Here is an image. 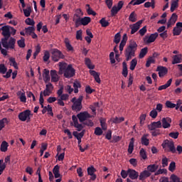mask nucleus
<instances>
[{
    "mask_svg": "<svg viewBox=\"0 0 182 182\" xmlns=\"http://www.w3.org/2000/svg\"><path fill=\"white\" fill-rule=\"evenodd\" d=\"M113 123L115 124H119V123H122V122H124V117H116L115 118L113 119L112 120Z\"/></svg>",
    "mask_w": 182,
    "mask_h": 182,
    "instance_id": "nucleus-54",
    "label": "nucleus"
},
{
    "mask_svg": "<svg viewBox=\"0 0 182 182\" xmlns=\"http://www.w3.org/2000/svg\"><path fill=\"white\" fill-rule=\"evenodd\" d=\"M58 66H59V75H63V73L66 71V70L68 69V63H65V62H60L58 63Z\"/></svg>",
    "mask_w": 182,
    "mask_h": 182,
    "instance_id": "nucleus-20",
    "label": "nucleus"
},
{
    "mask_svg": "<svg viewBox=\"0 0 182 182\" xmlns=\"http://www.w3.org/2000/svg\"><path fill=\"white\" fill-rule=\"evenodd\" d=\"M177 18H178L177 16V14H176V13H173L170 19L168 21L166 27L167 29H168V28H171V26H173L176 23V22H177Z\"/></svg>",
    "mask_w": 182,
    "mask_h": 182,
    "instance_id": "nucleus-16",
    "label": "nucleus"
},
{
    "mask_svg": "<svg viewBox=\"0 0 182 182\" xmlns=\"http://www.w3.org/2000/svg\"><path fill=\"white\" fill-rule=\"evenodd\" d=\"M53 173L55 178H59V177H60V173H59V166L58 165L53 168Z\"/></svg>",
    "mask_w": 182,
    "mask_h": 182,
    "instance_id": "nucleus-37",
    "label": "nucleus"
},
{
    "mask_svg": "<svg viewBox=\"0 0 182 182\" xmlns=\"http://www.w3.org/2000/svg\"><path fill=\"white\" fill-rule=\"evenodd\" d=\"M180 133L178 132H171L168 134L169 137H171V139H178Z\"/></svg>",
    "mask_w": 182,
    "mask_h": 182,
    "instance_id": "nucleus-56",
    "label": "nucleus"
},
{
    "mask_svg": "<svg viewBox=\"0 0 182 182\" xmlns=\"http://www.w3.org/2000/svg\"><path fill=\"white\" fill-rule=\"evenodd\" d=\"M114 43H120V33H117L114 36Z\"/></svg>",
    "mask_w": 182,
    "mask_h": 182,
    "instance_id": "nucleus-59",
    "label": "nucleus"
},
{
    "mask_svg": "<svg viewBox=\"0 0 182 182\" xmlns=\"http://www.w3.org/2000/svg\"><path fill=\"white\" fill-rule=\"evenodd\" d=\"M100 25L102 26V28H107V26H109V25H110V23H109V21H106L105 18H102L100 21Z\"/></svg>",
    "mask_w": 182,
    "mask_h": 182,
    "instance_id": "nucleus-42",
    "label": "nucleus"
},
{
    "mask_svg": "<svg viewBox=\"0 0 182 182\" xmlns=\"http://www.w3.org/2000/svg\"><path fill=\"white\" fill-rule=\"evenodd\" d=\"M90 75H91V76H93V77L95 78V82H97V83H100L101 80H100V77L99 75V73L95 71V70H90Z\"/></svg>",
    "mask_w": 182,
    "mask_h": 182,
    "instance_id": "nucleus-23",
    "label": "nucleus"
},
{
    "mask_svg": "<svg viewBox=\"0 0 182 182\" xmlns=\"http://www.w3.org/2000/svg\"><path fill=\"white\" fill-rule=\"evenodd\" d=\"M23 12L24 14V16L26 18H28V16H31V12H32L31 6H28L27 9H23Z\"/></svg>",
    "mask_w": 182,
    "mask_h": 182,
    "instance_id": "nucleus-44",
    "label": "nucleus"
},
{
    "mask_svg": "<svg viewBox=\"0 0 182 182\" xmlns=\"http://www.w3.org/2000/svg\"><path fill=\"white\" fill-rule=\"evenodd\" d=\"M0 75H4V79H9L12 75V69L8 70V68L5 64H0Z\"/></svg>",
    "mask_w": 182,
    "mask_h": 182,
    "instance_id": "nucleus-6",
    "label": "nucleus"
},
{
    "mask_svg": "<svg viewBox=\"0 0 182 182\" xmlns=\"http://www.w3.org/2000/svg\"><path fill=\"white\" fill-rule=\"evenodd\" d=\"M181 28L176 26L173 30V36H178L181 33Z\"/></svg>",
    "mask_w": 182,
    "mask_h": 182,
    "instance_id": "nucleus-49",
    "label": "nucleus"
},
{
    "mask_svg": "<svg viewBox=\"0 0 182 182\" xmlns=\"http://www.w3.org/2000/svg\"><path fill=\"white\" fill-rule=\"evenodd\" d=\"M170 180H171V182H180V178H178L177 176L172 174L170 177Z\"/></svg>",
    "mask_w": 182,
    "mask_h": 182,
    "instance_id": "nucleus-57",
    "label": "nucleus"
},
{
    "mask_svg": "<svg viewBox=\"0 0 182 182\" xmlns=\"http://www.w3.org/2000/svg\"><path fill=\"white\" fill-rule=\"evenodd\" d=\"M127 75H129V71L127 70V63L124 61L122 63V75L124 77H127Z\"/></svg>",
    "mask_w": 182,
    "mask_h": 182,
    "instance_id": "nucleus-29",
    "label": "nucleus"
},
{
    "mask_svg": "<svg viewBox=\"0 0 182 182\" xmlns=\"http://www.w3.org/2000/svg\"><path fill=\"white\" fill-rule=\"evenodd\" d=\"M25 22H26V25H30L31 26H35V21H33V19H32L31 18H26Z\"/></svg>",
    "mask_w": 182,
    "mask_h": 182,
    "instance_id": "nucleus-55",
    "label": "nucleus"
},
{
    "mask_svg": "<svg viewBox=\"0 0 182 182\" xmlns=\"http://www.w3.org/2000/svg\"><path fill=\"white\" fill-rule=\"evenodd\" d=\"M18 95H21L19 97L20 101L22 102V103H26V95H25V92H21L20 91L18 92Z\"/></svg>",
    "mask_w": 182,
    "mask_h": 182,
    "instance_id": "nucleus-43",
    "label": "nucleus"
},
{
    "mask_svg": "<svg viewBox=\"0 0 182 182\" xmlns=\"http://www.w3.org/2000/svg\"><path fill=\"white\" fill-rule=\"evenodd\" d=\"M168 170L169 171H174V170H176V162L174 161H172L171 162V164H169V166H168Z\"/></svg>",
    "mask_w": 182,
    "mask_h": 182,
    "instance_id": "nucleus-58",
    "label": "nucleus"
},
{
    "mask_svg": "<svg viewBox=\"0 0 182 182\" xmlns=\"http://www.w3.org/2000/svg\"><path fill=\"white\" fill-rule=\"evenodd\" d=\"M172 82L173 79H169L166 84L159 86L158 90H165V89H167V87H170V86H171Z\"/></svg>",
    "mask_w": 182,
    "mask_h": 182,
    "instance_id": "nucleus-26",
    "label": "nucleus"
},
{
    "mask_svg": "<svg viewBox=\"0 0 182 182\" xmlns=\"http://www.w3.org/2000/svg\"><path fill=\"white\" fill-rule=\"evenodd\" d=\"M100 126L102 127V130H107V124H106V119L105 118H101L100 119Z\"/></svg>",
    "mask_w": 182,
    "mask_h": 182,
    "instance_id": "nucleus-39",
    "label": "nucleus"
},
{
    "mask_svg": "<svg viewBox=\"0 0 182 182\" xmlns=\"http://www.w3.org/2000/svg\"><path fill=\"white\" fill-rule=\"evenodd\" d=\"M136 50H137V43L136 41L132 40L129 41V46L125 49V58L127 62H129L132 58L136 56Z\"/></svg>",
    "mask_w": 182,
    "mask_h": 182,
    "instance_id": "nucleus-2",
    "label": "nucleus"
},
{
    "mask_svg": "<svg viewBox=\"0 0 182 182\" xmlns=\"http://www.w3.org/2000/svg\"><path fill=\"white\" fill-rule=\"evenodd\" d=\"M133 150H134V138H132L129 141L128 153H129V154H132V153H133Z\"/></svg>",
    "mask_w": 182,
    "mask_h": 182,
    "instance_id": "nucleus-31",
    "label": "nucleus"
},
{
    "mask_svg": "<svg viewBox=\"0 0 182 182\" xmlns=\"http://www.w3.org/2000/svg\"><path fill=\"white\" fill-rule=\"evenodd\" d=\"M181 58H182L181 54L173 55L172 65H176L177 63H181Z\"/></svg>",
    "mask_w": 182,
    "mask_h": 182,
    "instance_id": "nucleus-27",
    "label": "nucleus"
},
{
    "mask_svg": "<svg viewBox=\"0 0 182 182\" xmlns=\"http://www.w3.org/2000/svg\"><path fill=\"white\" fill-rule=\"evenodd\" d=\"M139 154L141 157V159H143V160H146V159H147V154L146 152V150H144V149L141 148L140 151H139Z\"/></svg>",
    "mask_w": 182,
    "mask_h": 182,
    "instance_id": "nucleus-51",
    "label": "nucleus"
},
{
    "mask_svg": "<svg viewBox=\"0 0 182 182\" xmlns=\"http://www.w3.org/2000/svg\"><path fill=\"white\" fill-rule=\"evenodd\" d=\"M176 8H178V0H173L171 5V12H174Z\"/></svg>",
    "mask_w": 182,
    "mask_h": 182,
    "instance_id": "nucleus-36",
    "label": "nucleus"
},
{
    "mask_svg": "<svg viewBox=\"0 0 182 182\" xmlns=\"http://www.w3.org/2000/svg\"><path fill=\"white\" fill-rule=\"evenodd\" d=\"M162 149L164 151H170L173 154H176V146H174V141L166 139L162 142Z\"/></svg>",
    "mask_w": 182,
    "mask_h": 182,
    "instance_id": "nucleus-4",
    "label": "nucleus"
},
{
    "mask_svg": "<svg viewBox=\"0 0 182 182\" xmlns=\"http://www.w3.org/2000/svg\"><path fill=\"white\" fill-rule=\"evenodd\" d=\"M73 135L77 139L78 144H80L82 143V138L83 137V136H85V130L82 131L80 133L74 131L73 132Z\"/></svg>",
    "mask_w": 182,
    "mask_h": 182,
    "instance_id": "nucleus-17",
    "label": "nucleus"
},
{
    "mask_svg": "<svg viewBox=\"0 0 182 182\" xmlns=\"http://www.w3.org/2000/svg\"><path fill=\"white\" fill-rule=\"evenodd\" d=\"M34 32H35V27L29 26L28 28H26V33H27V35H32V33Z\"/></svg>",
    "mask_w": 182,
    "mask_h": 182,
    "instance_id": "nucleus-50",
    "label": "nucleus"
},
{
    "mask_svg": "<svg viewBox=\"0 0 182 182\" xmlns=\"http://www.w3.org/2000/svg\"><path fill=\"white\" fill-rule=\"evenodd\" d=\"M0 31H2L1 35L4 36V38L1 39L3 48H5V49H15V43L16 40L11 37V26H4L0 28ZM8 39H9V42Z\"/></svg>",
    "mask_w": 182,
    "mask_h": 182,
    "instance_id": "nucleus-1",
    "label": "nucleus"
},
{
    "mask_svg": "<svg viewBox=\"0 0 182 182\" xmlns=\"http://www.w3.org/2000/svg\"><path fill=\"white\" fill-rule=\"evenodd\" d=\"M141 144L142 146H149L150 141L149 140V134H144L141 138Z\"/></svg>",
    "mask_w": 182,
    "mask_h": 182,
    "instance_id": "nucleus-21",
    "label": "nucleus"
},
{
    "mask_svg": "<svg viewBox=\"0 0 182 182\" xmlns=\"http://www.w3.org/2000/svg\"><path fill=\"white\" fill-rule=\"evenodd\" d=\"M77 117L79 119L80 123H83V122H86L87 119L92 118V115H90L87 111H84L77 114Z\"/></svg>",
    "mask_w": 182,
    "mask_h": 182,
    "instance_id": "nucleus-9",
    "label": "nucleus"
},
{
    "mask_svg": "<svg viewBox=\"0 0 182 182\" xmlns=\"http://www.w3.org/2000/svg\"><path fill=\"white\" fill-rule=\"evenodd\" d=\"M8 147H9L8 142H6V141H3L1 144L0 150L3 153H6V151H8Z\"/></svg>",
    "mask_w": 182,
    "mask_h": 182,
    "instance_id": "nucleus-24",
    "label": "nucleus"
},
{
    "mask_svg": "<svg viewBox=\"0 0 182 182\" xmlns=\"http://www.w3.org/2000/svg\"><path fill=\"white\" fill-rule=\"evenodd\" d=\"M128 173L131 180H137V178H139V172L136 171V170L129 168Z\"/></svg>",
    "mask_w": 182,
    "mask_h": 182,
    "instance_id": "nucleus-19",
    "label": "nucleus"
},
{
    "mask_svg": "<svg viewBox=\"0 0 182 182\" xmlns=\"http://www.w3.org/2000/svg\"><path fill=\"white\" fill-rule=\"evenodd\" d=\"M166 106L168 109H174V107L176 108V104L171 102V101H166Z\"/></svg>",
    "mask_w": 182,
    "mask_h": 182,
    "instance_id": "nucleus-53",
    "label": "nucleus"
},
{
    "mask_svg": "<svg viewBox=\"0 0 182 182\" xmlns=\"http://www.w3.org/2000/svg\"><path fill=\"white\" fill-rule=\"evenodd\" d=\"M105 4L108 9H112V6H113V0H105Z\"/></svg>",
    "mask_w": 182,
    "mask_h": 182,
    "instance_id": "nucleus-64",
    "label": "nucleus"
},
{
    "mask_svg": "<svg viewBox=\"0 0 182 182\" xmlns=\"http://www.w3.org/2000/svg\"><path fill=\"white\" fill-rule=\"evenodd\" d=\"M73 22H75V28H79L80 25H83V26L89 25V23L92 22V18L87 16L80 18V16H79V14H75L73 16Z\"/></svg>",
    "mask_w": 182,
    "mask_h": 182,
    "instance_id": "nucleus-3",
    "label": "nucleus"
},
{
    "mask_svg": "<svg viewBox=\"0 0 182 182\" xmlns=\"http://www.w3.org/2000/svg\"><path fill=\"white\" fill-rule=\"evenodd\" d=\"M17 43L19 48H25V46H26L25 44V38L23 37H21V40L17 41Z\"/></svg>",
    "mask_w": 182,
    "mask_h": 182,
    "instance_id": "nucleus-48",
    "label": "nucleus"
},
{
    "mask_svg": "<svg viewBox=\"0 0 182 182\" xmlns=\"http://www.w3.org/2000/svg\"><path fill=\"white\" fill-rule=\"evenodd\" d=\"M53 90V85H52V83L48 82L46 85V96H49V95L52 93Z\"/></svg>",
    "mask_w": 182,
    "mask_h": 182,
    "instance_id": "nucleus-32",
    "label": "nucleus"
},
{
    "mask_svg": "<svg viewBox=\"0 0 182 182\" xmlns=\"http://www.w3.org/2000/svg\"><path fill=\"white\" fill-rule=\"evenodd\" d=\"M87 171L88 176H91L90 180L92 181H95V180H96V178H97V176H96V174H95V173H96V171H97L96 168H95V166H91L88 167L87 168Z\"/></svg>",
    "mask_w": 182,
    "mask_h": 182,
    "instance_id": "nucleus-12",
    "label": "nucleus"
},
{
    "mask_svg": "<svg viewBox=\"0 0 182 182\" xmlns=\"http://www.w3.org/2000/svg\"><path fill=\"white\" fill-rule=\"evenodd\" d=\"M64 77L66 79H70V77H73L75 75H76V70L72 66V64L68 65L67 69L65 70V73H63Z\"/></svg>",
    "mask_w": 182,
    "mask_h": 182,
    "instance_id": "nucleus-8",
    "label": "nucleus"
},
{
    "mask_svg": "<svg viewBox=\"0 0 182 182\" xmlns=\"http://www.w3.org/2000/svg\"><path fill=\"white\" fill-rule=\"evenodd\" d=\"M167 166H168V159H167L166 156H164L162 159V166L167 167Z\"/></svg>",
    "mask_w": 182,
    "mask_h": 182,
    "instance_id": "nucleus-60",
    "label": "nucleus"
},
{
    "mask_svg": "<svg viewBox=\"0 0 182 182\" xmlns=\"http://www.w3.org/2000/svg\"><path fill=\"white\" fill-rule=\"evenodd\" d=\"M141 23H143V21L140 20L132 25L131 27V35H134V33L140 29V25H141Z\"/></svg>",
    "mask_w": 182,
    "mask_h": 182,
    "instance_id": "nucleus-15",
    "label": "nucleus"
},
{
    "mask_svg": "<svg viewBox=\"0 0 182 182\" xmlns=\"http://www.w3.org/2000/svg\"><path fill=\"white\" fill-rule=\"evenodd\" d=\"M76 39L77 41H82L83 38H82V30H78L76 32Z\"/></svg>",
    "mask_w": 182,
    "mask_h": 182,
    "instance_id": "nucleus-61",
    "label": "nucleus"
},
{
    "mask_svg": "<svg viewBox=\"0 0 182 182\" xmlns=\"http://www.w3.org/2000/svg\"><path fill=\"white\" fill-rule=\"evenodd\" d=\"M65 48H67L68 51L73 52V46H72V45L69 42V39H68V38L65 39Z\"/></svg>",
    "mask_w": 182,
    "mask_h": 182,
    "instance_id": "nucleus-34",
    "label": "nucleus"
},
{
    "mask_svg": "<svg viewBox=\"0 0 182 182\" xmlns=\"http://www.w3.org/2000/svg\"><path fill=\"white\" fill-rule=\"evenodd\" d=\"M151 132V135L154 136V137H157V136H159V134H161L160 129H149Z\"/></svg>",
    "mask_w": 182,
    "mask_h": 182,
    "instance_id": "nucleus-46",
    "label": "nucleus"
},
{
    "mask_svg": "<svg viewBox=\"0 0 182 182\" xmlns=\"http://www.w3.org/2000/svg\"><path fill=\"white\" fill-rule=\"evenodd\" d=\"M5 123H8V119L7 118H3L0 120V132L5 127Z\"/></svg>",
    "mask_w": 182,
    "mask_h": 182,
    "instance_id": "nucleus-52",
    "label": "nucleus"
},
{
    "mask_svg": "<svg viewBox=\"0 0 182 182\" xmlns=\"http://www.w3.org/2000/svg\"><path fill=\"white\" fill-rule=\"evenodd\" d=\"M18 117L21 122H26L27 120V123H29L31 122V110L26 109L20 112Z\"/></svg>",
    "mask_w": 182,
    "mask_h": 182,
    "instance_id": "nucleus-7",
    "label": "nucleus"
},
{
    "mask_svg": "<svg viewBox=\"0 0 182 182\" xmlns=\"http://www.w3.org/2000/svg\"><path fill=\"white\" fill-rule=\"evenodd\" d=\"M83 100V96H80L77 99L76 97H73L71 100L73 104L72 109L75 110V112H80L83 106L82 105V102Z\"/></svg>",
    "mask_w": 182,
    "mask_h": 182,
    "instance_id": "nucleus-5",
    "label": "nucleus"
},
{
    "mask_svg": "<svg viewBox=\"0 0 182 182\" xmlns=\"http://www.w3.org/2000/svg\"><path fill=\"white\" fill-rule=\"evenodd\" d=\"M136 66H137V59L134 58L130 62V70H134V69H136Z\"/></svg>",
    "mask_w": 182,
    "mask_h": 182,
    "instance_id": "nucleus-40",
    "label": "nucleus"
},
{
    "mask_svg": "<svg viewBox=\"0 0 182 182\" xmlns=\"http://www.w3.org/2000/svg\"><path fill=\"white\" fill-rule=\"evenodd\" d=\"M94 134H95V136H102V134H103V130L100 127H97L95 129Z\"/></svg>",
    "mask_w": 182,
    "mask_h": 182,
    "instance_id": "nucleus-45",
    "label": "nucleus"
},
{
    "mask_svg": "<svg viewBox=\"0 0 182 182\" xmlns=\"http://www.w3.org/2000/svg\"><path fill=\"white\" fill-rule=\"evenodd\" d=\"M156 72H159V77H164L168 73V70L164 66L159 65L156 68Z\"/></svg>",
    "mask_w": 182,
    "mask_h": 182,
    "instance_id": "nucleus-13",
    "label": "nucleus"
},
{
    "mask_svg": "<svg viewBox=\"0 0 182 182\" xmlns=\"http://www.w3.org/2000/svg\"><path fill=\"white\" fill-rule=\"evenodd\" d=\"M119 11L120 10L117 8V6H114L111 9V16H116V15H117Z\"/></svg>",
    "mask_w": 182,
    "mask_h": 182,
    "instance_id": "nucleus-41",
    "label": "nucleus"
},
{
    "mask_svg": "<svg viewBox=\"0 0 182 182\" xmlns=\"http://www.w3.org/2000/svg\"><path fill=\"white\" fill-rule=\"evenodd\" d=\"M161 122H154L151 124L148 125L149 130H154L155 129H161Z\"/></svg>",
    "mask_w": 182,
    "mask_h": 182,
    "instance_id": "nucleus-18",
    "label": "nucleus"
},
{
    "mask_svg": "<svg viewBox=\"0 0 182 182\" xmlns=\"http://www.w3.org/2000/svg\"><path fill=\"white\" fill-rule=\"evenodd\" d=\"M45 102V100L43 99V94H42V92H41L39 103H40L41 107L43 108V110H42L43 114H45V113H46V107L43 106V102Z\"/></svg>",
    "mask_w": 182,
    "mask_h": 182,
    "instance_id": "nucleus-25",
    "label": "nucleus"
},
{
    "mask_svg": "<svg viewBox=\"0 0 182 182\" xmlns=\"http://www.w3.org/2000/svg\"><path fill=\"white\" fill-rule=\"evenodd\" d=\"M85 63L88 69H95V65H92V60H90V58H85Z\"/></svg>",
    "mask_w": 182,
    "mask_h": 182,
    "instance_id": "nucleus-33",
    "label": "nucleus"
},
{
    "mask_svg": "<svg viewBox=\"0 0 182 182\" xmlns=\"http://www.w3.org/2000/svg\"><path fill=\"white\" fill-rule=\"evenodd\" d=\"M148 50L149 48L147 47H145L141 50L140 53L139 55V59H143V58H144V56L147 55Z\"/></svg>",
    "mask_w": 182,
    "mask_h": 182,
    "instance_id": "nucleus-35",
    "label": "nucleus"
},
{
    "mask_svg": "<svg viewBox=\"0 0 182 182\" xmlns=\"http://www.w3.org/2000/svg\"><path fill=\"white\" fill-rule=\"evenodd\" d=\"M156 60H154V58L153 57H149L146 63V67L150 68L151 63H155Z\"/></svg>",
    "mask_w": 182,
    "mask_h": 182,
    "instance_id": "nucleus-47",
    "label": "nucleus"
},
{
    "mask_svg": "<svg viewBox=\"0 0 182 182\" xmlns=\"http://www.w3.org/2000/svg\"><path fill=\"white\" fill-rule=\"evenodd\" d=\"M136 16L137 15H136L134 11L132 12L129 16V21L133 23L136 22L137 21Z\"/></svg>",
    "mask_w": 182,
    "mask_h": 182,
    "instance_id": "nucleus-38",
    "label": "nucleus"
},
{
    "mask_svg": "<svg viewBox=\"0 0 182 182\" xmlns=\"http://www.w3.org/2000/svg\"><path fill=\"white\" fill-rule=\"evenodd\" d=\"M50 76H51V80L53 82H56L59 81V77L58 76V73H56V70H51Z\"/></svg>",
    "mask_w": 182,
    "mask_h": 182,
    "instance_id": "nucleus-30",
    "label": "nucleus"
},
{
    "mask_svg": "<svg viewBox=\"0 0 182 182\" xmlns=\"http://www.w3.org/2000/svg\"><path fill=\"white\" fill-rule=\"evenodd\" d=\"M161 123L164 129H169V127H171V118L164 117L161 119Z\"/></svg>",
    "mask_w": 182,
    "mask_h": 182,
    "instance_id": "nucleus-14",
    "label": "nucleus"
},
{
    "mask_svg": "<svg viewBox=\"0 0 182 182\" xmlns=\"http://www.w3.org/2000/svg\"><path fill=\"white\" fill-rule=\"evenodd\" d=\"M159 169V166L156 164H151L147 166V170L149 173H156Z\"/></svg>",
    "mask_w": 182,
    "mask_h": 182,
    "instance_id": "nucleus-28",
    "label": "nucleus"
},
{
    "mask_svg": "<svg viewBox=\"0 0 182 182\" xmlns=\"http://www.w3.org/2000/svg\"><path fill=\"white\" fill-rule=\"evenodd\" d=\"M127 176H129V170L125 171L122 169L121 171V176L122 177V178H127Z\"/></svg>",
    "mask_w": 182,
    "mask_h": 182,
    "instance_id": "nucleus-63",
    "label": "nucleus"
},
{
    "mask_svg": "<svg viewBox=\"0 0 182 182\" xmlns=\"http://www.w3.org/2000/svg\"><path fill=\"white\" fill-rule=\"evenodd\" d=\"M151 176V173H150L149 171L145 170L141 172L139 175V180L143 181L145 180V178H147V177H150Z\"/></svg>",
    "mask_w": 182,
    "mask_h": 182,
    "instance_id": "nucleus-22",
    "label": "nucleus"
},
{
    "mask_svg": "<svg viewBox=\"0 0 182 182\" xmlns=\"http://www.w3.org/2000/svg\"><path fill=\"white\" fill-rule=\"evenodd\" d=\"M158 112L156 109H152L150 113L149 116L152 117V119H156L157 117Z\"/></svg>",
    "mask_w": 182,
    "mask_h": 182,
    "instance_id": "nucleus-62",
    "label": "nucleus"
},
{
    "mask_svg": "<svg viewBox=\"0 0 182 182\" xmlns=\"http://www.w3.org/2000/svg\"><path fill=\"white\" fill-rule=\"evenodd\" d=\"M159 37V33H154L151 34L149 36H146L144 38V43H153L156 39Z\"/></svg>",
    "mask_w": 182,
    "mask_h": 182,
    "instance_id": "nucleus-11",
    "label": "nucleus"
},
{
    "mask_svg": "<svg viewBox=\"0 0 182 182\" xmlns=\"http://www.w3.org/2000/svg\"><path fill=\"white\" fill-rule=\"evenodd\" d=\"M52 59L54 62H58L59 59H65V55L60 50L55 49L52 53Z\"/></svg>",
    "mask_w": 182,
    "mask_h": 182,
    "instance_id": "nucleus-10",
    "label": "nucleus"
}]
</instances>
